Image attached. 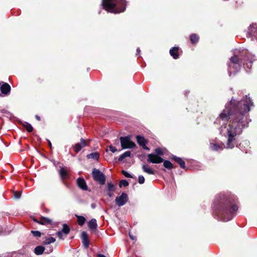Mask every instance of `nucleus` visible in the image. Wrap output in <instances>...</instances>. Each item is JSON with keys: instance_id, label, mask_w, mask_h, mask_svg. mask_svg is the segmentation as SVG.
I'll return each instance as SVG.
<instances>
[{"instance_id": "obj_1", "label": "nucleus", "mask_w": 257, "mask_h": 257, "mask_svg": "<svg viewBox=\"0 0 257 257\" xmlns=\"http://www.w3.org/2000/svg\"><path fill=\"white\" fill-rule=\"evenodd\" d=\"M234 101V99H231L230 104L225 106L215 121L216 124L221 123L220 133L228 137L225 147L227 149H232L234 147L235 137L240 135L243 129L247 127L250 120L245 113L253 105L250 98L246 95L237 104H235Z\"/></svg>"}, {"instance_id": "obj_2", "label": "nucleus", "mask_w": 257, "mask_h": 257, "mask_svg": "<svg viewBox=\"0 0 257 257\" xmlns=\"http://www.w3.org/2000/svg\"><path fill=\"white\" fill-rule=\"evenodd\" d=\"M213 208L220 219L225 222L230 220L238 210L237 205L233 203L229 197L224 195L216 196Z\"/></svg>"}, {"instance_id": "obj_3", "label": "nucleus", "mask_w": 257, "mask_h": 257, "mask_svg": "<svg viewBox=\"0 0 257 257\" xmlns=\"http://www.w3.org/2000/svg\"><path fill=\"white\" fill-rule=\"evenodd\" d=\"M230 63L228 64V73L230 76L231 69L233 68V72H237L240 68V63H243L248 68H251L253 61L255 60L254 55L249 54L247 50L242 51L239 55L235 54L230 59Z\"/></svg>"}, {"instance_id": "obj_4", "label": "nucleus", "mask_w": 257, "mask_h": 257, "mask_svg": "<svg viewBox=\"0 0 257 257\" xmlns=\"http://www.w3.org/2000/svg\"><path fill=\"white\" fill-rule=\"evenodd\" d=\"M126 2L125 0H103L102 6L103 8L110 13H119L125 9Z\"/></svg>"}, {"instance_id": "obj_5", "label": "nucleus", "mask_w": 257, "mask_h": 257, "mask_svg": "<svg viewBox=\"0 0 257 257\" xmlns=\"http://www.w3.org/2000/svg\"><path fill=\"white\" fill-rule=\"evenodd\" d=\"M92 175L94 180L100 185H103L105 182V176L99 169L94 168L92 170Z\"/></svg>"}, {"instance_id": "obj_6", "label": "nucleus", "mask_w": 257, "mask_h": 257, "mask_svg": "<svg viewBox=\"0 0 257 257\" xmlns=\"http://www.w3.org/2000/svg\"><path fill=\"white\" fill-rule=\"evenodd\" d=\"M120 142L122 149H132L136 147L135 143L131 140V137L129 136L125 137H120Z\"/></svg>"}, {"instance_id": "obj_7", "label": "nucleus", "mask_w": 257, "mask_h": 257, "mask_svg": "<svg viewBox=\"0 0 257 257\" xmlns=\"http://www.w3.org/2000/svg\"><path fill=\"white\" fill-rule=\"evenodd\" d=\"M128 199L127 195L123 192L120 196L116 197L115 202L118 206H122L127 202Z\"/></svg>"}, {"instance_id": "obj_8", "label": "nucleus", "mask_w": 257, "mask_h": 257, "mask_svg": "<svg viewBox=\"0 0 257 257\" xmlns=\"http://www.w3.org/2000/svg\"><path fill=\"white\" fill-rule=\"evenodd\" d=\"M147 161L152 163H160L163 162V159L157 155L149 154L148 155Z\"/></svg>"}, {"instance_id": "obj_9", "label": "nucleus", "mask_w": 257, "mask_h": 257, "mask_svg": "<svg viewBox=\"0 0 257 257\" xmlns=\"http://www.w3.org/2000/svg\"><path fill=\"white\" fill-rule=\"evenodd\" d=\"M86 145V141L84 139H81L80 142L76 144L73 147L74 151L76 153L79 152Z\"/></svg>"}, {"instance_id": "obj_10", "label": "nucleus", "mask_w": 257, "mask_h": 257, "mask_svg": "<svg viewBox=\"0 0 257 257\" xmlns=\"http://www.w3.org/2000/svg\"><path fill=\"white\" fill-rule=\"evenodd\" d=\"M1 90L3 94L5 95H8L10 93L11 86L7 83H4L1 86Z\"/></svg>"}, {"instance_id": "obj_11", "label": "nucleus", "mask_w": 257, "mask_h": 257, "mask_svg": "<svg viewBox=\"0 0 257 257\" xmlns=\"http://www.w3.org/2000/svg\"><path fill=\"white\" fill-rule=\"evenodd\" d=\"M77 184L78 186L83 190H87V186L86 182L83 178L80 177L77 180Z\"/></svg>"}, {"instance_id": "obj_12", "label": "nucleus", "mask_w": 257, "mask_h": 257, "mask_svg": "<svg viewBox=\"0 0 257 257\" xmlns=\"http://www.w3.org/2000/svg\"><path fill=\"white\" fill-rule=\"evenodd\" d=\"M81 238L83 244L85 248H87L89 246L88 235L86 232L83 231L81 233Z\"/></svg>"}, {"instance_id": "obj_13", "label": "nucleus", "mask_w": 257, "mask_h": 257, "mask_svg": "<svg viewBox=\"0 0 257 257\" xmlns=\"http://www.w3.org/2000/svg\"><path fill=\"white\" fill-rule=\"evenodd\" d=\"M142 169L144 172L148 174L154 175L155 174V171L147 164L143 165L142 166Z\"/></svg>"}, {"instance_id": "obj_14", "label": "nucleus", "mask_w": 257, "mask_h": 257, "mask_svg": "<svg viewBox=\"0 0 257 257\" xmlns=\"http://www.w3.org/2000/svg\"><path fill=\"white\" fill-rule=\"evenodd\" d=\"M178 47H174L170 49V54L174 59H177L179 57L178 55Z\"/></svg>"}, {"instance_id": "obj_15", "label": "nucleus", "mask_w": 257, "mask_h": 257, "mask_svg": "<svg viewBox=\"0 0 257 257\" xmlns=\"http://www.w3.org/2000/svg\"><path fill=\"white\" fill-rule=\"evenodd\" d=\"M88 227L91 230H95L97 226L96 220L95 219H91L88 222Z\"/></svg>"}, {"instance_id": "obj_16", "label": "nucleus", "mask_w": 257, "mask_h": 257, "mask_svg": "<svg viewBox=\"0 0 257 257\" xmlns=\"http://www.w3.org/2000/svg\"><path fill=\"white\" fill-rule=\"evenodd\" d=\"M137 143L141 146H145V145H146L147 141L146 139L140 136H137L136 137Z\"/></svg>"}, {"instance_id": "obj_17", "label": "nucleus", "mask_w": 257, "mask_h": 257, "mask_svg": "<svg viewBox=\"0 0 257 257\" xmlns=\"http://www.w3.org/2000/svg\"><path fill=\"white\" fill-rule=\"evenodd\" d=\"M45 249V247L42 245L37 246L34 249V252L36 255H41L44 252Z\"/></svg>"}, {"instance_id": "obj_18", "label": "nucleus", "mask_w": 257, "mask_h": 257, "mask_svg": "<svg viewBox=\"0 0 257 257\" xmlns=\"http://www.w3.org/2000/svg\"><path fill=\"white\" fill-rule=\"evenodd\" d=\"M173 159L180 165L182 168H185V163L181 158L174 156Z\"/></svg>"}, {"instance_id": "obj_19", "label": "nucleus", "mask_w": 257, "mask_h": 257, "mask_svg": "<svg viewBox=\"0 0 257 257\" xmlns=\"http://www.w3.org/2000/svg\"><path fill=\"white\" fill-rule=\"evenodd\" d=\"M60 177L62 179L67 178L68 177V174L67 171L63 168H62L59 171Z\"/></svg>"}, {"instance_id": "obj_20", "label": "nucleus", "mask_w": 257, "mask_h": 257, "mask_svg": "<svg viewBox=\"0 0 257 257\" xmlns=\"http://www.w3.org/2000/svg\"><path fill=\"white\" fill-rule=\"evenodd\" d=\"M55 240V238L53 237H46L43 241V243L45 245H48L51 243L54 242Z\"/></svg>"}, {"instance_id": "obj_21", "label": "nucleus", "mask_w": 257, "mask_h": 257, "mask_svg": "<svg viewBox=\"0 0 257 257\" xmlns=\"http://www.w3.org/2000/svg\"><path fill=\"white\" fill-rule=\"evenodd\" d=\"M99 154L97 152L89 154L87 156V158L88 159H92L94 160H97L99 159Z\"/></svg>"}, {"instance_id": "obj_22", "label": "nucleus", "mask_w": 257, "mask_h": 257, "mask_svg": "<svg viewBox=\"0 0 257 257\" xmlns=\"http://www.w3.org/2000/svg\"><path fill=\"white\" fill-rule=\"evenodd\" d=\"M34 220L36 222H37L41 224H49V223H50L51 222V220L50 219H49V218H45V217L42 218L41 220L40 221H38L36 219H34Z\"/></svg>"}, {"instance_id": "obj_23", "label": "nucleus", "mask_w": 257, "mask_h": 257, "mask_svg": "<svg viewBox=\"0 0 257 257\" xmlns=\"http://www.w3.org/2000/svg\"><path fill=\"white\" fill-rule=\"evenodd\" d=\"M76 216L77 218V222H78V224L81 226L83 225L86 221L85 218L83 216H79V215H76Z\"/></svg>"}, {"instance_id": "obj_24", "label": "nucleus", "mask_w": 257, "mask_h": 257, "mask_svg": "<svg viewBox=\"0 0 257 257\" xmlns=\"http://www.w3.org/2000/svg\"><path fill=\"white\" fill-rule=\"evenodd\" d=\"M130 155H131V152L130 151H126L119 157L118 161H122L125 158L130 157Z\"/></svg>"}, {"instance_id": "obj_25", "label": "nucleus", "mask_w": 257, "mask_h": 257, "mask_svg": "<svg viewBox=\"0 0 257 257\" xmlns=\"http://www.w3.org/2000/svg\"><path fill=\"white\" fill-rule=\"evenodd\" d=\"M115 190V186L112 183L109 182L107 185V191L113 192Z\"/></svg>"}, {"instance_id": "obj_26", "label": "nucleus", "mask_w": 257, "mask_h": 257, "mask_svg": "<svg viewBox=\"0 0 257 257\" xmlns=\"http://www.w3.org/2000/svg\"><path fill=\"white\" fill-rule=\"evenodd\" d=\"M163 165H164V166L166 168H167V169H168L170 170V169H172V168H173V164H172L171 163V162L170 161H167V160L165 161L164 162V164H163Z\"/></svg>"}, {"instance_id": "obj_27", "label": "nucleus", "mask_w": 257, "mask_h": 257, "mask_svg": "<svg viewBox=\"0 0 257 257\" xmlns=\"http://www.w3.org/2000/svg\"><path fill=\"white\" fill-rule=\"evenodd\" d=\"M62 231L65 235L68 234L70 231L69 227L66 224H64L63 225V228H62Z\"/></svg>"}, {"instance_id": "obj_28", "label": "nucleus", "mask_w": 257, "mask_h": 257, "mask_svg": "<svg viewBox=\"0 0 257 257\" xmlns=\"http://www.w3.org/2000/svg\"><path fill=\"white\" fill-rule=\"evenodd\" d=\"M198 37L197 35L193 34L190 36V40L192 43H195L198 42Z\"/></svg>"}, {"instance_id": "obj_29", "label": "nucleus", "mask_w": 257, "mask_h": 257, "mask_svg": "<svg viewBox=\"0 0 257 257\" xmlns=\"http://www.w3.org/2000/svg\"><path fill=\"white\" fill-rule=\"evenodd\" d=\"M210 148L212 150L214 151H218L220 149H222V147L217 145L216 144H210Z\"/></svg>"}, {"instance_id": "obj_30", "label": "nucleus", "mask_w": 257, "mask_h": 257, "mask_svg": "<svg viewBox=\"0 0 257 257\" xmlns=\"http://www.w3.org/2000/svg\"><path fill=\"white\" fill-rule=\"evenodd\" d=\"M128 185V182L125 180H122L120 181L119 186L120 187L122 186L126 187Z\"/></svg>"}, {"instance_id": "obj_31", "label": "nucleus", "mask_w": 257, "mask_h": 257, "mask_svg": "<svg viewBox=\"0 0 257 257\" xmlns=\"http://www.w3.org/2000/svg\"><path fill=\"white\" fill-rule=\"evenodd\" d=\"M155 152L156 153L157 155H164V153L163 150L161 148H157V149H155Z\"/></svg>"}, {"instance_id": "obj_32", "label": "nucleus", "mask_w": 257, "mask_h": 257, "mask_svg": "<svg viewBox=\"0 0 257 257\" xmlns=\"http://www.w3.org/2000/svg\"><path fill=\"white\" fill-rule=\"evenodd\" d=\"M25 126L28 132H32L33 131V127L30 124L27 123Z\"/></svg>"}, {"instance_id": "obj_33", "label": "nucleus", "mask_w": 257, "mask_h": 257, "mask_svg": "<svg viewBox=\"0 0 257 257\" xmlns=\"http://www.w3.org/2000/svg\"><path fill=\"white\" fill-rule=\"evenodd\" d=\"M31 233L35 237H40L41 235V233L39 231L32 230Z\"/></svg>"}, {"instance_id": "obj_34", "label": "nucleus", "mask_w": 257, "mask_h": 257, "mask_svg": "<svg viewBox=\"0 0 257 257\" xmlns=\"http://www.w3.org/2000/svg\"><path fill=\"white\" fill-rule=\"evenodd\" d=\"M145 178L143 175H140L138 177V182L140 184H142L145 182Z\"/></svg>"}, {"instance_id": "obj_35", "label": "nucleus", "mask_w": 257, "mask_h": 257, "mask_svg": "<svg viewBox=\"0 0 257 257\" xmlns=\"http://www.w3.org/2000/svg\"><path fill=\"white\" fill-rule=\"evenodd\" d=\"M14 195L15 198L19 199L21 196V192L15 191L14 192Z\"/></svg>"}, {"instance_id": "obj_36", "label": "nucleus", "mask_w": 257, "mask_h": 257, "mask_svg": "<svg viewBox=\"0 0 257 257\" xmlns=\"http://www.w3.org/2000/svg\"><path fill=\"white\" fill-rule=\"evenodd\" d=\"M122 174L125 177H127V178H133L132 176L130 174L128 173L127 172L124 171V170H123L122 171Z\"/></svg>"}, {"instance_id": "obj_37", "label": "nucleus", "mask_w": 257, "mask_h": 257, "mask_svg": "<svg viewBox=\"0 0 257 257\" xmlns=\"http://www.w3.org/2000/svg\"><path fill=\"white\" fill-rule=\"evenodd\" d=\"M63 232L62 231H59L57 232V235L58 237L59 238H60V239H63Z\"/></svg>"}, {"instance_id": "obj_38", "label": "nucleus", "mask_w": 257, "mask_h": 257, "mask_svg": "<svg viewBox=\"0 0 257 257\" xmlns=\"http://www.w3.org/2000/svg\"><path fill=\"white\" fill-rule=\"evenodd\" d=\"M109 148L110 151H111L112 153H114L116 151V148L111 145L109 146Z\"/></svg>"}, {"instance_id": "obj_39", "label": "nucleus", "mask_w": 257, "mask_h": 257, "mask_svg": "<svg viewBox=\"0 0 257 257\" xmlns=\"http://www.w3.org/2000/svg\"><path fill=\"white\" fill-rule=\"evenodd\" d=\"M254 26H255V27H256V28H257V25H256V24H255V25H251V26H250V32H251V33H255V32H254V31H253V30H252V29L254 28Z\"/></svg>"}, {"instance_id": "obj_40", "label": "nucleus", "mask_w": 257, "mask_h": 257, "mask_svg": "<svg viewBox=\"0 0 257 257\" xmlns=\"http://www.w3.org/2000/svg\"><path fill=\"white\" fill-rule=\"evenodd\" d=\"M107 194L109 197H112L113 195L112 192L107 191Z\"/></svg>"}, {"instance_id": "obj_41", "label": "nucleus", "mask_w": 257, "mask_h": 257, "mask_svg": "<svg viewBox=\"0 0 257 257\" xmlns=\"http://www.w3.org/2000/svg\"><path fill=\"white\" fill-rule=\"evenodd\" d=\"M49 248H50L49 250L47 251V253H50L53 251L52 247H49Z\"/></svg>"}, {"instance_id": "obj_42", "label": "nucleus", "mask_w": 257, "mask_h": 257, "mask_svg": "<svg viewBox=\"0 0 257 257\" xmlns=\"http://www.w3.org/2000/svg\"><path fill=\"white\" fill-rule=\"evenodd\" d=\"M142 147L143 148V149H144L145 150H149V148H148V147H147L146 146V145H145V146H142Z\"/></svg>"}, {"instance_id": "obj_43", "label": "nucleus", "mask_w": 257, "mask_h": 257, "mask_svg": "<svg viewBox=\"0 0 257 257\" xmlns=\"http://www.w3.org/2000/svg\"><path fill=\"white\" fill-rule=\"evenodd\" d=\"M98 257H106L104 255L102 254H97Z\"/></svg>"}, {"instance_id": "obj_44", "label": "nucleus", "mask_w": 257, "mask_h": 257, "mask_svg": "<svg viewBox=\"0 0 257 257\" xmlns=\"http://www.w3.org/2000/svg\"><path fill=\"white\" fill-rule=\"evenodd\" d=\"M129 235H130V238L132 240H135V238L133 236H132L131 234H129Z\"/></svg>"}, {"instance_id": "obj_45", "label": "nucleus", "mask_w": 257, "mask_h": 257, "mask_svg": "<svg viewBox=\"0 0 257 257\" xmlns=\"http://www.w3.org/2000/svg\"><path fill=\"white\" fill-rule=\"evenodd\" d=\"M140 52H141V50H140V48H138L137 49V54H140Z\"/></svg>"}, {"instance_id": "obj_46", "label": "nucleus", "mask_w": 257, "mask_h": 257, "mask_svg": "<svg viewBox=\"0 0 257 257\" xmlns=\"http://www.w3.org/2000/svg\"><path fill=\"white\" fill-rule=\"evenodd\" d=\"M36 119H37V120H40V117L39 116H38V115H36Z\"/></svg>"}, {"instance_id": "obj_47", "label": "nucleus", "mask_w": 257, "mask_h": 257, "mask_svg": "<svg viewBox=\"0 0 257 257\" xmlns=\"http://www.w3.org/2000/svg\"><path fill=\"white\" fill-rule=\"evenodd\" d=\"M91 207L94 208L95 207V205L93 204H91Z\"/></svg>"}, {"instance_id": "obj_48", "label": "nucleus", "mask_w": 257, "mask_h": 257, "mask_svg": "<svg viewBox=\"0 0 257 257\" xmlns=\"http://www.w3.org/2000/svg\"><path fill=\"white\" fill-rule=\"evenodd\" d=\"M49 146H50V147H51V143L50 141H49Z\"/></svg>"}]
</instances>
